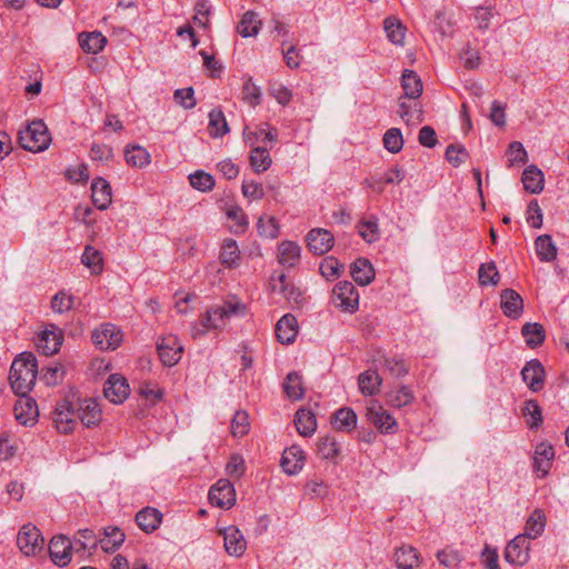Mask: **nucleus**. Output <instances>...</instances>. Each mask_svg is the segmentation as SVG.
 <instances>
[{
	"mask_svg": "<svg viewBox=\"0 0 569 569\" xmlns=\"http://www.w3.org/2000/svg\"><path fill=\"white\" fill-rule=\"evenodd\" d=\"M38 376V363L34 355L22 352L12 361L9 381L17 396L29 395Z\"/></svg>",
	"mask_w": 569,
	"mask_h": 569,
	"instance_id": "nucleus-1",
	"label": "nucleus"
},
{
	"mask_svg": "<svg viewBox=\"0 0 569 569\" xmlns=\"http://www.w3.org/2000/svg\"><path fill=\"white\" fill-rule=\"evenodd\" d=\"M243 313L244 306L238 301H226L222 305L212 306L206 310L201 318L200 325L202 328L193 327L192 337L197 339L208 330L222 329L233 317Z\"/></svg>",
	"mask_w": 569,
	"mask_h": 569,
	"instance_id": "nucleus-2",
	"label": "nucleus"
},
{
	"mask_svg": "<svg viewBox=\"0 0 569 569\" xmlns=\"http://www.w3.org/2000/svg\"><path fill=\"white\" fill-rule=\"evenodd\" d=\"M18 142L24 150L41 152L48 149L51 136L42 120H33L24 129L19 130Z\"/></svg>",
	"mask_w": 569,
	"mask_h": 569,
	"instance_id": "nucleus-3",
	"label": "nucleus"
},
{
	"mask_svg": "<svg viewBox=\"0 0 569 569\" xmlns=\"http://www.w3.org/2000/svg\"><path fill=\"white\" fill-rule=\"evenodd\" d=\"M366 417L381 433L393 435L398 423L393 416L386 410L377 400H370L366 409Z\"/></svg>",
	"mask_w": 569,
	"mask_h": 569,
	"instance_id": "nucleus-4",
	"label": "nucleus"
},
{
	"mask_svg": "<svg viewBox=\"0 0 569 569\" xmlns=\"http://www.w3.org/2000/svg\"><path fill=\"white\" fill-rule=\"evenodd\" d=\"M43 542L40 530L32 523L23 525L17 536V546L26 556H36L42 550Z\"/></svg>",
	"mask_w": 569,
	"mask_h": 569,
	"instance_id": "nucleus-5",
	"label": "nucleus"
},
{
	"mask_svg": "<svg viewBox=\"0 0 569 569\" xmlns=\"http://www.w3.org/2000/svg\"><path fill=\"white\" fill-rule=\"evenodd\" d=\"M332 302L342 311L353 313L359 307V295L350 281H340L332 290Z\"/></svg>",
	"mask_w": 569,
	"mask_h": 569,
	"instance_id": "nucleus-6",
	"label": "nucleus"
},
{
	"mask_svg": "<svg viewBox=\"0 0 569 569\" xmlns=\"http://www.w3.org/2000/svg\"><path fill=\"white\" fill-rule=\"evenodd\" d=\"M53 423L61 433H68L73 430L77 423L74 400L67 398L57 402L53 411Z\"/></svg>",
	"mask_w": 569,
	"mask_h": 569,
	"instance_id": "nucleus-7",
	"label": "nucleus"
},
{
	"mask_svg": "<svg viewBox=\"0 0 569 569\" xmlns=\"http://www.w3.org/2000/svg\"><path fill=\"white\" fill-rule=\"evenodd\" d=\"M157 350L163 366L173 367L181 359L183 346L178 337L168 335L157 342Z\"/></svg>",
	"mask_w": 569,
	"mask_h": 569,
	"instance_id": "nucleus-8",
	"label": "nucleus"
},
{
	"mask_svg": "<svg viewBox=\"0 0 569 569\" xmlns=\"http://www.w3.org/2000/svg\"><path fill=\"white\" fill-rule=\"evenodd\" d=\"M92 342L101 350H114L122 341V332L111 323H103L91 335Z\"/></svg>",
	"mask_w": 569,
	"mask_h": 569,
	"instance_id": "nucleus-9",
	"label": "nucleus"
},
{
	"mask_svg": "<svg viewBox=\"0 0 569 569\" xmlns=\"http://www.w3.org/2000/svg\"><path fill=\"white\" fill-rule=\"evenodd\" d=\"M208 496L210 503L220 508H230L236 502L234 488L227 479L218 480L210 488Z\"/></svg>",
	"mask_w": 569,
	"mask_h": 569,
	"instance_id": "nucleus-10",
	"label": "nucleus"
},
{
	"mask_svg": "<svg viewBox=\"0 0 569 569\" xmlns=\"http://www.w3.org/2000/svg\"><path fill=\"white\" fill-rule=\"evenodd\" d=\"M529 551L530 546L526 535H518L508 542L505 549V559L509 563L523 566L529 560Z\"/></svg>",
	"mask_w": 569,
	"mask_h": 569,
	"instance_id": "nucleus-11",
	"label": "nucleus"
},
{
	"mask_svg": "<svg viewBox=\"0 0 569 569\" xmlns=\"http://www.w3.org/2000/svg\"><path fill=\"white\" fill-rule=\"evenodd\" d=\"M73 546L66 536L53 537L49 542V555L54 565L64 567L71 561Z\"/></svg>",
	"mask_w": 569,
	"mask_h": 569,
	"instance_id": "nucleus-12",
	"label": "nucleus"
},
{
	"mask_svg": "<svg viewBox=\"0 0 569 569\" xmlns=\"http://www.w3.org/2000/svg\"><path fill=\"white\" fill-rule=\"evenodd\" d=\"M77 420L90 428L101 420V410L94 399H76Z\"/></svg>",
	"mask_w": 569,
	"mask_h": 569,
	"instance_id": "nucleus-13",
	"label": "nucleus"
},
{
	"mask_svg": "<svg viewBox=\"0 0 569 569\" xmlns=\"http://www.w3.org/2000/svg\"><path fill=\"white\" fill-rule=\"evenodd\" d=\"M307 243L309 247V250L321 256L327 253L335 243V237L333 234L322 228H315L311 229L307 234Z\"/></svg>",
	"mask_w": 569,
	"mask_h": 569,
	"instance_id": "nucleus-14",
	"label": "nucleus"
},
{
	"mask_svg": "<svg viewBox=\"0 0 569 569\" xmlns=\"http://www.w3.org/2000/svg\"><path fill=\"white\" fill-rule=\"evenodd\" d=\"M103 393L112 403H122L129 397L130 388L124 377L114 373L107 379Z\"/></svg>",
	"mask_w": 569,
	"mask_h": 569,
	"instance_id": "nucleus-15",
	"label": "nucleus"
},
{
	"mask_svg": "<svg viewBox=\"0 0 569 569\" xmlns=\"http://www.w3.org/2000/svg\"><path fill=\"white\" fill-rule=\"evenodd\" d=\"M545 368L538 359L528 361L521 370V377L528 388L533 391H540L545 385Z\"/></svg>",
	"mask_w": 569,
	"mask_h": 569,
	"instance_id": "nucleus-16",
	"label": "nucleus"
},
{
	"mask_svg": "<svg viewBox=\"0 0 569 569\" xmlns=\"http://www.w3.org/2000/svg\"><path fill=\"white\" fill-rule=\"evenodd\" d=\"M13 411L16 419L24 426L33 423L39 416L36 400L30 398L28 395L19 396Z\"/></svg>",
	"mask_w": 569,
	"mask_h": 569,
	"instance_id": "nucleus-17",
	"label": "nucleus"
},
{
	"mask_svg": "<svg viewBox=\"0 0 569 569\" xmlns=\"http://www.w3.org/2000/svg\"><path fill=\"white\" fill-rule=\"evenodd\" d=\"M99 538L92 529H80L71 541L73 552L78 553L81 558L92 555L98 547Z\"/></svg>",
	"mask_w": 569,
	"mask_h": 569,
	"instance_id": "nucleus-18",
	"label": "nucleus"
},
{
	"mask_svg": "<svg viewBox=\"0 0 569 569\" xmlns=\"http://www.w3.org/2000/svg\"><path fill=\"white\" fill-rule=\"evenodd\" d=\"M221 533L223 536L224 549L228 555L240 557L244 553L247 549V541L237 527H227L221 531Z\"/></svg>",
	"mask_w": 569,
	"mask_h": 569,
	"instance_id": "nucleus-19",
	"label": "nucleus"
},
{
	"mask_svg": "<svg viewBox=\"0 0 569 569\" xmlns=\"http://www.w3.org/2000/svg\"><path fill=\"white\" fill-rule=\"evenodd\" d=\"M91 198L97 209H108L112 201V190L110 183L101 177L93 179L91 183Z\"/></svg>",
	"mask_w": 569,
	"mask_h": 569,
	"instance_id": "nucleus-20",
	"label": "nucleus"
},
{
	"mask_svg": "<svg viewBox=\"0 0 569 569\" xmlns=\"http://www.w3.org/2000/svg\"><path fill=\"white\" fill-rule=\"evenodd\" d=\"M500 307L505 316L517 319L523 310V300L513 289H505L500 293Z\"/></svg>",
	"mask_w": 569,
	"mask_h": 569,
	"instance_id": "nucleus-21",
	"label": "nucleus"
},
{
	"mask_svg": "<svg viewBox=\"0 0 569 569\" xmlns=\"http://www.w3.org/2000/svg\"><path fill=\"white\" fill-rule=\"evenodd\" d=\"M62 342V333L58 331L57 327L51 326V329L42 331L37 340V348L44 356H51L58 352Z\"/></svg>",
	"mask_w": 569,
	"mask_h": 569,
	"instance_id": "nucleus-22",
	"label": "nucleus"
},
{
	"mask_svg": "<svg viewBox=\"0 0 569 569\" xmlns=\"http://www.w3.org/2000/svg\"><path fill=\"white\" fill-rule=\"evenodd\" d=\"M305 465V452L298 446L286 449L281 457V467L288 475L298 473Z\"/></svg>",
	"mask_w": 569,
	"mask_h": 569,
	"instance_id": "nucleus-23",
	"label": "nucleus"
},
{
	"mask_svg": "<svg viewBox=\"0 0 569 569\" xmlns=\"http://www.w3.org/2000/svg\"><path fill=\"white\" fill-rule=\"evenodd\" d=\"M298 333L297 319L288 313L282 316L276 325V336L281 343H292Z\"/></svg>",
	"mask_w": 569,
	"mask_h": 569,
	"instance_id": "nucleus-24",
	"label": "nucleus"
},
{
	"mask_svg": "<svg viewBox=\"0 0 569 569\" xmlns=\"http://www.w3.org/2000/svg\"><path fill=\"white\" fill-rule=\"evenodd\" d=\"M553 457L555 451L551 445L540 442L536 447L533 456V467L537 471L541 472V477H545L548 473Z\"/></svg>",
	"mask_w": 569,
	"mask_h": 569,
	"instance_id": "nucleus-25",
	"label": "nucleus"
},
{
	"mask_svg": "<svg viewBox=\"0 0 569 569\" xmlns=\"http://www.w3.org/2000/svg\"><path fill=\"white\" fill-rule=\"evenodd\" d=\"M523 188L529 193H540L543 190L545 177L542 171L536 166L527 167L521 177Z\"/></svg>",
	"mask_w": 569,
	"mask_h": 569,
	"instance_id": "nucleus-26",
	"label": "nucleus"
},
{
	"mask_svg": "<svg viewBox=\"0 0 569 569\" xmlns=\"http://www.w3.org/2000/svg\"><path fill=\"white\" fill-rule=\"evenodd\" d=\"M393 560L398 569H415L419 565V553L411 546H401L395 550Z\"/></svg>",
	"mask_w": 569,
	"mask_h": 569,
	"instance_id": "nucleus-27",
	"label": "nucleus"
},
{
	"mask_svg": "<svg viewBox=\"0 0 569 569\" xmlns=\"http://www.w3.org/2000/svg\"><path fill=\"white\" fill-rule=\"evenodd\" d=\"M350 269L352 279L359 286H368L375 278V270L368 259H357Z\"/></svg>",
	"mask_w": 569,
	"mask_h": 569,
	"instance_id": "nucleus-28",
	"label": "nucleus"
},
{
	"mask_svg": "<svg viewBox=\"0 0 569 569\" xmlns=\"http://www.w3.org/2000/svg\"><path fill=\"white\" fill-rule=\"evenodd\" d=\"M295 425L299 435L310 437L317 429V419L312 411L301 408L296 412Z\"/></svg>",
	"mask_w": 569,
	"mask_h": 569,
	"instance_id": "nucleus-29",
	"label": "nucleus"
},
{
	"mask_svg": "<svg viewBox=\"0 0 569 569\" xmlns=\"http://www.w3.org/2000/svg\"><path fill=\"white\" fill-rule=\"evenodd\" d=\"M124 533L118 527H108L103 530V536L99 537L98 546L104 552L116 551L124 541Z\"/></svg>",
	"mask_w": 569,
	"mask_h": 569,
	"instance_id": "nucleus-30",
	"label": "nucleus"
},
{
	"mask_svg": "<svg viewBox=\"0 0 569 569\" xmlns=\"http://www.w3.org/2000/svg\"><path fill=\"white\" fill-rule=\"evenodd\" d=\"M162 515L154 508L147 507L136 516V522L144 532L154 531L161 523Z\"/></svg>",
	"mask_w": 569,
	"mask_h": 569,
	"instance_id": "nucleus-31",
	"label": "nucleus"
},
{
	"mask_svg": "<svg viewBox=\"0 0 569 569\" xmlns=\"http://www.w3.org/2000/svg\"><path fill=\"white\" fill-rule=\"evenodd\" d=\"M536 253L540 261L551 262L557 259L558 249L551 236L541 234L535 240Z\"/></svg>",
	"mask_w": 569,
	"mask_h": 569,
	"instance_id": "nucleus-32",
	"label": "nucleus"
},
{
	"mask_svg": "<svg viewBox=\"0 0 569 569\" xmlns=\"http://www.w3.org/2000/svg\"><path fill=\"white\" fill-rule=\"evenodd\" d=\"M546 528V516L542 510L535 509L527 519L525 532L527 540L540 537Z\"/></svg>",
	"mask_w": 569,
	"mask_h": 569,
	"instance_id": "nucleus-33",
	"label": "nucleus"
},
{
	"mask_svg": "<svg viewBox=\"0 0 569 569\" xmlns=\"http://www.w3.org/2000/svg\"><path fill=\"white\" fill-rule=\"evenodd\" d=\"M261 24V20L256 12L247 11L239 21L237 31L243 38L254 37L259 33Z\"/></svg>",
	"mask_w": 569,
	"mask_h": 569,
	"instance_id": "nucleus-34",
	"label": "nucleus"
},
{
	"mask_svg": "<svg viewBox=\"0 0 569 569\" xmlns=\"http://www.w3.org/2000/svg\"><path fill=\"white\" fill-rule=\"evenodd\" d=\"M521 335L523 336L526 343L530 348H537L541 346L546 339V332L542 325L538 322H527L522 326Z\"/></svg>",
	"mask_w": 569,
	"mask_h": 569,
	"instance_id": "nucleus-35",
	"label": "nucleus"
},
{
	"mask_svg": "<svg viewBox=\"0 0 569 569\" xmlns=\"http://www.w3.org/2000/svg\"><path fill=\"white\" fill-rule=\"evenodd\" d=\"M357 415L348 407L338 409L333 415L335 428L339 431L350 432L357 427Z\"/></svg>",
	"mask_w": 569,
	"mask_h": 569,
	"instance_id": "nucleus-36",
	"label": "nucleus"
},
{
	"mask_svg": "<svg viewBox=\"0 0 569 569\" xmlns=\"http://www.w3.org/2000/svg\"><path fill=\"white\" fill-rule=\"evenodd\" d=\"M279 263L286 267H295L300 258V247L292 241H282L278 248Z\"/></svg>",
	"mask_w": 569,
	"mask_h": 569,
	"instance_id": "nucleus-37",
	"label": "nucleus"
},
{
	"mask_svg": "<svg viewBox=\"0 0 569 569\" xmlns=\"http://www.w3.org/2000/svg\"><path fill=\"white\" fill-rule=\"evenodd\" d=\"M382 379L376 370H367L358 378L359 389L363 395L373 396L379 392Z\"/></svg>",
	"mask_w": 569,
	"mask_h": 569,
	"instance_id": "nucleus-38",
	"label": "nucleus"
},
{
	"mask_svg": "<svg viewBox=\"0 0 569 569\" xmlns=\"http://www.w3.org/2000/svg\"><path fill=\"white\" fill-rule=\"evenodd\" d=\"M79 42L83 51L89 53H98L107 44V38L98 31L91 33H82L79 36Z\"/></svg>",
	"mask_w": 569,
	"mask_h": 569,
	"instance_id": "nucleus-39",
	"label": "nucleus"
},
{
	"mask_svg": "<svg viewBox=\"0 0 569 569\" xmlns=\"http://www.w3.org/2000/svg\"><path fill=\"white\" fill-rule=\"evenodd\" d=\"M402 88L407 98L417 99L422 92V82L419 76L412 70H405L402 73Z\"/></svg>",
	"mask_w": 569,
	"mask_h": 569,
	"instance_id": "nucleus-40",
	"label": "nucleus"
},
{
	"mask_svg": "<svg viewBox=\"0 0 569 569\" xmlns=\"http://www.w3.org/2000/svg\"><path fill=\"white\" fill-rule=\"evenodd\" d=\"M357 229L359 236L368 243L376 242L380 237L378 218L375 216L359 221Z\"/></svg>",
	"mask_w": 569,
	"mask_h": 569,
	"instance_id": "nucleus-41",
	"label": "nucleus"
},
{
	"mask_svg": "<svg viewBox=\"0 0 569 569\" xmlns=\"http://www.w3.org/2000/svg\"><path fill=\"white\" fill-rule=\"evenodd\" d=\"M283 391L292 400H299L303 397L302 377L296 372H289L283 382Z\"/></svg>",
	"mask_w": 569,
	"mask_h": 569,
	"instance_id": "nucleus-42",
	"label": "nucleus"
},
{
	"mask_svg": "<svg viewBox=\"0 0 569 569\" xmlns=\"http://www.w3.org/2000/svg\"><path fill=\"white\" fill-rule=\"evenodd\" d=\"M124 159L132 167L142 168L150 162V153L141 146L127 147Z\"/></svg>",
	"mask_w": 569,
	"mask_h": 569,
	"instance_id": "nucleus-43",
	"label": "nucleus"
},
{
	"mask_svg": "<svg viewBox=\"0 0 569 569\" xmlns=\"http://www.w3.org/2000/svg\"><path fill=\"white\" fill-rule=\"evenodd\" d=\"M209 132L213 138H220L229 131L227 120L220 109H213L209 113Z\"/></svg>",
	"mask_w": 569,
	"mask_h": 569,
	"instance_id": "nucleus-44",
	"label": "nucleus"
},
{
	"mask_svg": "<svg viewBox=\"0 0 569 569\" xmlns=\"http://www.w3.org/2000/svg\"><path fill=\"white\" fill-rule=\"evenodd\" d=\"M383 26L388 39L393 44L403 43L406 27L400 22V20L393 17H388L385 19Z\"/></svg>",
	"mask_w": 569,
	"mask_h": 569,
	"instance_id": "nucleus-45",
	"label": "nucleus"
},
{
	"mask_svg": "<svg viewBox=\"0 0 569 569\" xmlns=\"http://www.w3.org/2000/svg\"><path fill=\"white\" fill-rule=\"evenodd\" d=\"M525 418H531L527 420V425L531 429L539 428L542 423V412L539 403L536 400H526L521 408Z\"/></svg>",
	"mask_w": 569,
	"mask_h": 569,
	"instance_id": "nucleus-46",
	"label": "nucleus"
},
{
	"mask_svg": "<svg viewBox=\"0 0 569 569\" xmlns=\"http://www.w3.org/2000/svg\"><path fill=\"white\" fill-rule=\"evenodd\" d=\"M388 402L395 408H402L410 405L415 396L411 389L407 386H400L399 388L390 391L387 396Z\"/></svg>",
	"mask_w": 569,
	"mask_h": 569,
	"instance_id": "nucleus-47",
	"label": "nucleus"
},
{
	"mask_svg": "<svg viewBox=\"0 0 569 569\" xmlns=\"http://www.w3.org/2000/svg\"><path fill=\"white\" fill-rule=\"evenodd\" d=\"M271 162L269 151L266 148L256 147L251 150L250 163L257 173L268 170Z\"/></svg>",
	"mask_w": 569,
	"mask_h": 569,
	"instance_id": "nucleus-48",
	"label": "nucleus"
},
{
	"mask_svg": "<svg viewBox=\"0 0 569 569\" xmlns=\"http://www.w3.org/2000/svg\"><path fill=\"white\" fill-rule=\"evenodd\" d=\"M219 258L221 263L228 268L237 266V262L240 258L237 242L232 239L226 240L221 248Z\"/></svg>",
	"mask_w": 569,
	"mask_h": 569,
	"instance_id": "nucleus-49",
	"label": "nucleus"
},
{
	"mask_svg": "<svg viewBox=\"0 0 569 569\" xmlns=\"http://www.w3.org/2000/svg\"><path fill=\"white\" fill-rule=\"evenodd\" d=\"M81 262L91 269L92 273H99L102 270L101 253L91 246H86L81 256Z\"/></svg>",
	"mask_w": 569,
	"mask_h": 569,
	"instance_id": "nucleus-50",
	"label": "nucleus"
},
{
	"mask_svg": "<svg viewBox=\"0 0 569 569\" xmlns=\"http://www.w3.org/2000/svg\"><path fill=\"white\" fill-rule=\"evenodd\" d=\"M339 446L337 440L331 436H325L319 439L318 455L322 459H333L339 455Z\"/></svg>",
	"mask_w": 569,
	"mask_h": 569,
	"instance_id": "nucleus-51",
	"label": "nucleus"
},
{
	"mask_svg": "<svg viewBox=\"0 0 569 569\" xmlns=\"http://www.w3.org/2000/svg\"><path fill=\"white\" fill-rule=\"evenodd\" d=\"M189 182L192 188L203 192L210 191L214 187L213 177L202 170L191 173Z\"/></svg>",
	"mask_w": 569,
	"mask_h": 569,
	"instance_id": "nucleus-52",
	"label": "nucleus"
},
{
	"mask_svg": "<svg viewBox=\"0 0 569 569\" xmlns=\"http://www.w3.org/2000/svg\"><path fill=\"white\" fill-rule=\"evenodd\" d=\"M383 146L391 153H398L403 147V138L400 129L391 128L383 136Z\"/></svg>",
	"mask_w": 569,
	"mask_h": 569,
	"instance_id": "nucleus-53",
	"label": "nucleus"
},
{
	"mask_svg": "<svg viewBox=\"0 0 569 569\" xmlns=\"http://www.w3.org/2000/svg\"><path fill=\"white\" fill-rule=\"evenodd\" d=\"M51 309L57 313H64L72 309L73 297L64 290L57 292L51 299Z\"/></svg>",
	"mask_w": 569,
	"mask_h": 569,
	"instance_id": "nucleus-54",
	"label": "nucleus"
},
{
	"mask_svg": "<svg viewBox=\"0 0 569 569\" xmlns=\"http://www.w3.org/2000/svg\"><path fill=\"white\" fill-rule=\"evenodd\" d=\"M383 367L395 378L405 377L409 371L405 360L398 357H386L383 359Z\"/></svg>",
	"mask_w": 569,
	"mask_h": 569,
	"instance_id": "nucleus-55",
	"label": "nucleus"
},
{
	"mask_svg": "<svg viewBox=\"0 0 569 569\" xmlns=\"http://www.w3.org/2000/svg\"><path fill=\"white\" fill-rule=\"evenodd\" d=\"M64 370L60 365L49 366L41 370L40 379L47 386H57L63 379Z\"/></svg>",
	"mask_w": 569,
	"mask_h": 569,
	"instance_id": "nucleus-56",
	"label": "nucleus"
},
{
	"mask_svg": "<svg viewBox=\"0 0 569 569\" xmlns=\"http://www.w3.org/2000/svg\"><path fill=\"white\" fill-rule=\"evenodd\" d=\"M231 433L243 437L249 431V416L246 411H237L231 420Z\"/></svg>",
	"mask_w": 569,
	"mask_h": 569,
	"instance_id": "nucleus-57",
	"label": "nucleus"
},
{
	"mask_svg": "<svg viewBox=\"0 0 569 569\" xmlns=\"http://www.w3.org/2000/svg\"><path fill=\"white\" fill-rule=\"evenodd\" d=\"M481 284H497L499 281V272L493 262L482 263L478 271Z\"/></svg>",
	"mask_w": 569,
	"mask_h": 569,
	"instance_id": "nucleus-58",
	"label": "nucleus"
},
{
	"mask_svg": "<svg viewBox=\"0 0 569 569\" xmlns=\"http://www.w3.org/2000/svg\"><path fill=\"white\" fill-rule=\"evenodd\" d=\"M258 231L266 238H276L279 234V226L273 217H260L258 220Z\"/></svg>",
	"mask_w": 569,
	"mask_h": 569,
	"instance_id": "nucleus-59",
	"label": "nucleus"
},
{
	"mask_svg": "<svg viewBox=\"0 0 569 569\" xmlns=\"http://www.w3.org/2000/svg\"><path fill=\"white\" fill-rule=\"evenodd\" d=\"M469 157L467 149L462 146L450 144L446 149V159L453 167H459Z\"/></svg>",
	"mask_w": 569,
	"mask_h": 569,
	"instance_id": "nucleus-60",
	"label": "nucleus"
},
{
	"mask_svg": "<svg viewBox=\"0 0 569 569\" xmlns=\"http://www.w3.org/2000/svg\"><path fill=\"white\" fill-rule=\"evenodd\" d=\"M342 268L343 264L332 256L325 258L320 263V272L327 279L338 277Z\"/></svg>",
	"mask_w": 569,
	"mask_h": 569,
	"instance_id": "nucleus-61",
	"label": "nucleus"
},
{
	"mask_svg": "<svg viewBox=\"0 0 569 569\" xmlns=\"http://www.w3.org/2000/svg\"><path fill=\"white\" fill-rule=\"evenodd\" d=\"M18 450L17 441L7 432L0 435V459L8 460L12 458Z\"/></svg>",
	"mask_w": 569,
	"mask_h": 569,
	"instance_id": "nucleus-62",
	"label": "nucleus"
},
{
	"mask_svg": "<svg viewBox=\"0 0 569 569\" xmlns=\"http://www.w3.org/2000/svg\"><path fill=\"white\" fill-rule=\"evenodd\" d=\"M542 210L536 199L531 200L527 207V222L536 229L542 227Z\"/></svg>",
	"mask_w": 569,
	"mask_h": 569,
	"instance_id": "nucleus-63",
	"label": "nucleus"
},
{
	"mask_svg": "<svg viewBox=\"0 0 569 569\" xmlns=\"http://www.w3.org/2000/svg\"><path fill=\"white\" fill-rule=\"evenodd\" d=\"M177 103L184 109H192L196 106L194 91L192 87L177 89L173 93Z\"/></svg>",
	"mask_w": 569,
	"mask_h": 569,
	"instance_id": "nucleus-64",
	"label": "nucleus"
}]
</instances>
